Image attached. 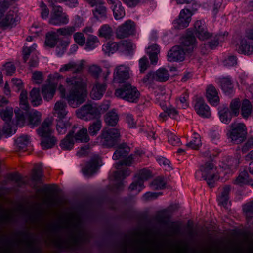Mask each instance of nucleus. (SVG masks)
Segmentation results:
<instances>
[{"label":"nucleus","instance_id":"f257e3e1","mask_svg":"<svg viewBox=\"0 0 253 253\" xmlns=\"http://www.w3.org/2000/svg\"><path fill=\"white\" fill-rule=\"evenodd\" d=\"M66 87L60 84L58 87L61 97L69 105L76 108L83 103L87 97V83L81 76L73 75L65 79Z\"/></svg>","mask_w":253,"mask_h":253},{"label":"nucleus","instance_id":"f03ea898","mask_svg":"<svg viewBox=\"0 0 253 253\" xmlns=\"http://www.w3.org/2000/svg\"><path fill=\"white\" fill-rule=\"evenodd\" d=\"M239 163V158L227 159L226 162H222L220 165V173H219L212 162L207 163L201 167L199 171L195 173V176L198 178V175L201 174L202 177L206 181L208 186L210 188H212L215 186L216 182L221 177L219 174L223 173L224 175H226L234 172Z\"/></svg>","mask_w":253,"mask_h":253},{"label":"nucleus","instance_id":"7ed1b4c3","mask_svg":"<svg viewBox=\"0 0 253 253\" xmlns=\"http://www.w3.org/2000/svg\"><path fill=\"white\" fill-rule=\"evenodd\" d=\"M130 149L126 144L121 145L114 152L112 158L114 160L122 159L115 164L117 171L114 173V176L117 180L125 178L130 174V170L126 167L132 163L133 158L130 156L124 159L129 152Z\"/></svg>","mask_w":253,"mask_h":253},{"label":"nucleus","instance_id":"20e7f679","mask_svg":"<svg viewBox=\"0 0 253 253\" xmlns=\"http://www.w3.org/2000/svg\"><path fill=\"white\" fill-rule=\"evenodd\" d=\"M181 45L173 47L168 55V60L170 62L182 61L184 59L186 52L193 50L196 39L192 34H187L181 40Z\"/></svg>","mask_w":253,"mask_h":253},{"label":"nucleus","instance_id":"39448f33","mask_svg":"<svg viewBox=\"0 0 253 253\" xmlns=\"http://www.w3.org/2000/svg\"><path fill=\"white\" fill-rule=\"evenodd\" d=\"M194 33L199 40L202 41L211 39L210 42H209V46L211 49L215 48L220 42H224L228 35L227 33L224 32L223 34L213 36L212 34L207 31L205 23L202 20H198L195 22Z\"/></svg>","mask_w":253,"mask_h":253},{"label":"nucleus","instance_id":"423d86ee","mask_svg":"<svg viewBox=\"0 0 253 253\" xmlns=\"http://www.w3.org/2000/svg\"><path fill=\"white\" fill-rule=\"evenodd\" d=\"M52 125V119H46L37 130L38 134L41 137V145L43 149L53 147L57 142L56 138L53 136Z\"/></svg>","mask_w":253,"mask_h":253},{"label":"nucleus","instance_id":"0eeeda50","mask_svg":"<svg viewBox=\"0 0 253 253\" xmlns=\"http://www.w3.org/2000/svg\"><path fill=\"white\" fill-rule=\"evenodd\" d=\"M66 104L63 101L57 102L54 106L55 114L58 118L56 129L60 134L65 133L71 125L69 121L66 120L65 118L68 113L66 110Z\"/></svg>","mask_w":253,"mask_h":253},{"label":"nucleus","instance_id":"6e6552de","mask_svg":"<svg viewBox=\"0 0 253 253\" xmlns=\"http://www.w3.org/2000/svg\"><path fill=\"white\" fill-rule=\"evenodd\" d=\"M63 79V76L58 72H55L48 76V84H44L41 88L42 94L45 100H51L55 94L58 82Z\"/></svg>","mask_w":253,"mask_h":253},{"label":"nucleus","instance_id":"1a4fd4ad","mask_svg":"<svg viewBox=\"0 0 253 253\" xmlns=\"http://www.w3.org/2000/svg\"><path fill=\"white\" fill-rule=\"evenodd\" d=\"M140 92L137 88L130 84H125L122 87L115 90L117 97L131 103H136L140 97Z\"/></svg>","mask_w":253,"mask_h":253},{"label":"nucleus","instance_id":"9d476101","mask_svg":"<svg viewBox=\"0 0 253 253\" xmlns=\"http://www.w3.org/2000/svg\"><path fill=\"white\" fill-rule=\"evenodd\" d=\"M19 106L20 108L15 109L16 125L22 126L24 125L25 120V116L28 113L30 109L29 105L28 102L27 92L26 90H22L19 96Z\"/></svg>","mask_w":253,"mask_h":253},{"label":"nucleus","instance_id":"9b49d317","mask_svg":"<svg viewBox=\"0 0 253 253\" xmlns=\"http://www.w3.org/2000/svg\"><path fill=\"white\" fill-rule=\"evenodd\" d=\"M230 130L227 135L231 140L234 143H240L246 138L247 130L244 124L234 122L229 126Z\"/></svg>","mask_w":253,"mask_h":253},{"label":"nucleus","instance_id":"f8f14e48","mask_svg":"<svg viewBox=\"0 0 253 253\" xmlns=\"http://www.w3.org/2000/svg\"><path fill=\"white\" fill-rule=\"evenodd\" d=\"M120 137V132L119 129L105 127L102 130L98 139H100L102 145L109 147L117 144Z\"/></svg>","mask_w":253,"mask_h":253},{"label":"nucleus","instance_id":"ddd939ff","mask_svg":"<svg viewBox=\"0 0 253 253\" xmlns=\"http://www.w3.org/2000/svg\"><path fill=\"white\" fill-rule=\"evenodd\" d=\"M78 118L89 121L100 116V112L97 107L96 104H86L82 106L76 111Z\"/></svg>","mask_w":253,"mask_h":253},{"label":"nucleus","instance_id":"4468645a","mask_svg":"<svg viewBox=\"0 0 253 253\" xmlns=\"http://www.w3.org/2000/svg\"><path fill=\"white\" fill-rule=\"evenodd\" d=\"M132 75V71L129 66L124 64L117 66L113 72V82L122 83L128 80Z\"/></svg>","mask_w":253,"mask_h":253},{"label":"nucleus","instance_id":"2eb2a0df","mask_svg":"<svg viewBox=\"0 0 253 253\" xmlns=\"http://www.w3.org/2000/svg\"><path fill=\"white\" fill-rule=\"evenodd\" d=\"M152 176L151 172L147 169L141 170L135 177V181L130 185L131 190H136L137 193L140 192L143 188V183Z\"/></svg>","mask_w":253,"mask_h":253},{"label":"nucleus","instance_id":"dca6fc26","mask_svg":"<svg viewBox=\"0 0 253 253\" xmlns=\"http://www.w3.org/2000/svg\"><path fill=\"white\" fill-rule=\"evenodd\" d=\"M68 15L62 12L60 6H54L53 12L49 20V23L54 25H65L69 23Z\"/></svg>","mask_w":253,"mask_h":253},{"label":"nucleus","instance_id":"f3484780","mask_svg":"<svg viewBox=\"0 0 253 253\" xmlns=\"http://www.w3.org/2000/svg\"><path fill=\"white\" fill-rule=\"evenodd\" d=\"M192 15L193 13L189 9H182L180 12L178 18L173 22L174 28L181 29L187 27L191 21Z\"/></svg>","mask_w":253,"mask_h":253},{"label":"nucleus","instance_id":"a211bd4d","mask_svg":"<svg viewBox=\"0 0 253 253\" xmlns=\"http://www.w3.org/2000/svg\"><path fill=\"white\" fill-rule=\"evenodd\" d=\"M135 31V24L131 20H127L116 29L117 38L123 39L133 34Z\"/></svg>","mask_w":253,"mask_h":253},{"label":"nucleus","instance_id":"6ab92c4d","mask_svg":"<svg viewBox=\"0 0 253 253\" xmlns=\"http://www.w3.org/2000/svg\"><path fill=\"white\" fill-rule=\"evenodd\" d=\"M100 161L101 159L98 155H94L91 160L86 164L82 169L84 175L89 177L95 173L100 166Z\"/></svg>","mask_w":253,"mask_h":253},{"label":"nucleus","instance_id":"aec40b11","mask_svg":"<svg viewBox=\"0 0 253 253\" xmlns=\"http://www.w3.org/2000/svg\"><path fill=\"white\" fill-rule=\"evenodd\" d=\"M107 2L111 5L110 8L113 11V15L116 20L121 19L125 16V12L120 1L107 0Z\"/></svg>","mask_w":253,"mask_h":253},{"label":"nucleus","instance_id":"412c9836","mask_svg":"<svg viewBox=\"0 0 253 253\" xmlns=\"http://www.w3.org/2000/svg\"><path fill=\"white\" fill-rule=\"evenodd\" d=\"M194 109L197 114L202 117L209 118L211 115L209 107L201 98L197 99L194 106Z\"/></svg>","mask_w":253,"mask_h":253},{"label":"nucleus","instance_id":"4be33fe9","mask_svg":"<svg viewBox=\"0 0 253 253\" xmlns=\"http://www.w3.org/2000/svg\"><path fill=\"white\" fill-rule=\"evenodd\" d=\"M107 87L106 83L96 82L92 86L90 93V97L94 100L100 99L103 96Z\"/></svg>","mask_w":253,"mask_h":253},{"label":"nucleus","instance_id":"5701e85b","mask_svg":"<svg viewBox=\"0 0 253 253\" xmlns=\"http://www.w3.org/2000/svg\"><path fill=\"white\" fill-rule=\"evenodd\" d=\"M206 96L208 102L213 106H217L219 102V97L216 89L210 85L206 89Z\"/></svg>","mask_w":253,"mask_h":253},{"label":"nucleus","instance_id":"b1692460","mask_svg":"<svg viewBox=\"0 0 253 253\" xmlns=\"http://www.w3.org/2000/svg\"><path fill=\"white\" fill-rule=\"evenodd\" d=\"M237 50L239 53L250 55L253 53V45L252 42L244 37L241 39L239 43L238 44Z\"/></svg>","mask_w":253,"mask_h":253},{"label":"nucleus","instance_id":"393cba45","mask_svg":"<svg viewBox=\"0 0 253 253\" xmlns=\"http://www.w3.org/2000/svg\"><path fill=\"white\" fill-rule=\"evenodd\" d=\"M217 83L226 94L230 95L233 93V86L229 77L219 78L217 80Z\"/></svg>","mask_w":253,"mask_h":253},{"label":"nucleus","instance_id":"a878e982","mask_svg":"<svg viewBox=\"0 0 253 253\" xmlns=\"http://www.w3.org/2000/svg\"><path fill=\"white\" fill-rule=\"evenodd\" d=\"M41 114L39 112L35 110L30 111L29 109L27 115L25 116V123L23 126L25 125L26 120L27 119L29 124L31 127L37 126L41 122Z\"/></svg>","mask_w":253,"mask_h":253},{"label":"nucleus","instance_id":"bb28decb","mask_svg":"<svg viewBox=\"0 0 253 253\" xmlns=\"http://www.w3.org/2000/svg\"><path fill=\"white\" fill-rule=\"evenodd\" d=\"M97 35L105 40H110L114 36L113 28L108 24H103L98 29Z\"/></svg>","mask_w":253,"mask_h":253},{"label":"nucleus","instance_id":"cd10ccee","mask_svg":"<svg viewBox=\"0 0 253 253\" xmlns=\"http://www.w3.org/2000/svg\"><path fill=\"white\" fill-rule=\"evenodd\" d=\"M102 50L105 55L109 56L120 50L119 42H109L102 45Z\"/></svg>","mask_w":253,"mask_h":253},{"label":"nucleus","instance_id":"c85d7f7f","mask_svg":"<svg viewBox=\"0 0 253 253\" xmlns=\"http://www.w3.org/2000/svg\"><path fill=\"white\" fill-rule=\"evenodd\" d=\"M75 140L74 132L70 131L66 137L61 141L60 146L64 150H71L73 148Z\"/></svg>","mask_w":253,"mask_h":253},{"label":"nucleus","instance_id":"c756f323","mask_svg":"<svg viewBox=\"0 0 253 253\" xmlns=\"http://www.w3.org/2000/svg\"><path fill=\"white\" fill-rule=\"evenodd\" d=\"M119 116L115 109L107 113L104 117V121L106 124L110 126H115L118 123Z\"/></svg>","mask_w":253,"mask_h":253},{"label":"nucleus","instance_id":"7c9ffc66","mask_svg":"<svg viewBox=\"0 0 253 253\" xmlns=\"http://www.w3.org/2000/svg\"><path fill=\"white\" fill-rule=\"evenodd\" d=\"M147 53L149 55L151 64L155 65L158 62V54L160 53V48L158 45L150 46L147 49Z\"/></svg>","mask_w":253,"mask_h":253},{"label":"nucleus","instance_id":"2f4dec72","mask_svg":"<svg viewBox=\"0 0 253 253\" xmlns=\"http://www.w3.org/2000/svg\"><path fill=\"white\" fill-rule=\"evenodd\" d=\"M201 145V141L200 136L196 132H194L192 134L189 142H187L186 144L187 149H191L197 150Z\"/></svg>","mask_w":253,"mask_h":253},{"label":"nucleus","instance_id":"473e14b6","mask_svg":"<svg viewBox=\"0 0 253 253\" xmlns=\"http://www.w3.org/2000/svg\"><path fill=\"white\" fill-rule=\"evenodd\" d=\"M30 100L33 106L36 107L42 104V100L38 88H34L32 89L30 93Z\"/></svg>","mask_w":253,"mask_h":253},{"label":"nucleus","instance_id":"72a5a7b5","mask_svg":"<svg viewBox=\"0 0 253 253\" xmlns=\"http://www.w3.org/2000/svg\"><path fill=\"white\" fill-rule=\"evenodd\" d=\"M74 138L77 142H87L89 140V137L86 128H81L75 135Z\"/></svg>","mask_w":253,"mask_h":253},{"label":"nucleus","instance_id":"f704fd0d","mask_svg":"<svg viewBox=\"0 0 253 253\" xmlns=\"http://www.w3.org/2000/svg\"><path fill=\"white\" fill-rule=\"evenodd\" d=\"M99 44V41L98 38L94 35L89 36L87 39L84 49L87 51H90L93 50Z\"/></svg>","mask_w":253,"mask_h":253},{"label":"nucleus","instance_id":"c9c22d12","mask_svg":"<svg viewBox=\"0 0 253 253\" xmlns=\"http://www.w3.org/2000/svg\"><path fill=\"white\" fill-rule=\"evenodd\" d=\"M230 186L226 185L224 187L223 191L221 192V195L218 197V201L220 205L224 207L227 208L228 204V194L230 191Z\"/></svg>","mask_w":253,"mask_h":253},{"label":"nucleus","instance_id":"e433bc0d","mask_svg":"<svg viewBox=\"0 0 253 253\" xmlns=\"http://www.w3.org/2000/svg\"><path fill=\"white\" fill-rule=\"evenodd\" d=\"M135 45L130 41H122L119 42L120 51L130 54L135 49Z\"/></svg>","mask_w":253,"mask_h":253},{"label":"nucleus","instance_id":"4c0bfd02","mask_svg":"<svg viewBox=\"0 0 253 253\" xmlns=\"http://www.w3.org/2000/svg\"><path fill=\"white\" fill-rule=\"evenodd\" d=\"M188 93L185 91L176 99L175 103L178 108L186 109L189 106Z\"/></svg>","mask_w":253,"mask_h":253},{"label":"nucleus","instance_id":"58836bf2","mask_svg":"<svg viewBox=\"0 0 253 253\" xmlns=\"http://www.w3.org/2000/svg\"><path fill=\"white\" fill-rule=\"evenodd\" d=\"M220 121L225 124H229L234 116L228 108H224L219 112Z\"/></svg>","mask_w":253,"mask_h":253},{"label":"nucleus","instance_id":"ea45409f","mask_svg":"<svg viewBox=\"0 0 253 253\" xmlns=\"http://www.w3.org/2000/svg\"><path fill=\"white\" fill-rule=\"evenodd\" d=\"M249 182V174L247 171L244 170L240 173L235 180L234 183L238 186H243L248 184Z\"/></svg>","mask_w":253,"mask_h":253},{"label":"nucleus","instance_id":"a19ab883","mask_svg":"<svg viewBox=\"0 0 253 253\" xmlns=\"http://www.w3.org/2000/svg\"><path fill=\"white\" fill-rule=\"evenodd\" d=\"M30 143L29 137L27 135H22L17 138L15 144L18 149L24 151Z\"/></svg>","mask_w":253,"mask_h":253},{"label":"nucleus","instance_id":"79ce46f5","mask_svg":"<svg viewBox=\"0 0 253 253\" xmlns=\"http://www.w3.org/2000/svg\"><path fill=\"white\" fill-rule=\"evenodd\" d=\"M102 127V123L97 120L90 124L88 127L89 134L91 136L96 135Z\"/></svg>","mask_w":253,"mask_h":253},{"label":"nucleus","instance_id":"37998d69","mask_svg":"<svg viewBox=\"0 0 253 253\" xmlns=\"http://www.w3.org/2000/svg\"><path fill=\"white\" fill-rule=\"evenodd\" d=\"M106 8L102 5H96L93 12L94 17L99 20L104 19L106 17Z\"/></svg>","mask_w":253,"mask_h":253},{"label":"nucleus","instance_id":"c03bdc74","mask_svg":"<svg viewBox=\"0 0 253 253\" xmlns=\"http://www.w3.org/2000/svg\"><path fill=\"white\" fill-rule=\"evenodd\" d=\"M75 31H76L75 26H67L59 28L55 31L57 36L69 37L71 36Z\"/></svg>","mask_w":253,"mask_h":253},{"label":"nucleus","instance_id":"a18cd8bd","mask_svg":"<svg viewBox=\"0 0 253 253\" xmlns=\"http://www.w3.org/2000/svg\"><path fill=\"white\" fill-rule=\"evenodd\" d=\"M0 115L2 119L6 122H11V118L13 116V108L11 107H6L0 110Z\"/></svg>","mask_w":253,"mask_h":253},{"label":"nucleus","instance_id":"49530a36","mask_svg":"<svg viewBox=\"0 0 253 253\" xmlns=\"http://www.w3.org/2000/svg\"><path fill=\"white\" fill-rule=\"evenodd\" d=\"M252 106L247 99L243 100L241 107L242 114L244 118H248L251 114Z\"/></svg>","mask_w":253,"mask_h":253},{"label":"nucleus","instance_id":"de8ad7c7","mask_svg":"<svg viewBox=\"0 0 253 253\" xmlns=\"http://www.w3.org/2000/svg\"><path fill=\"white\" fill-rule=\"evenodd\" d=\"M16 130V127L13 126V122H11L5 123L2 131L3 134L5 135L6 137H10L15 133Z\"/></svg>","mask_w":253,"mask_h":253},{"label":"nucleus","instance_id":"09e8293b","mask_svg":"<svg viewBox=\"0 0 253 253\" xmlns=\"http://www.w3.org/2000/svg\"><path fill=\"white\" fill-rule=\"evenodd\" d=\"M166 134L168 139L169 143L173 146H180L181 141L180 138L177 137L174 133L168 130L165 131Z\"/></svg>","mask_w":253,"mask_h":253},{"label":"nucleus","instance_id":"8fccbe9b","mask_svg":"<svg viewBox=\"0 0 253 253\" xmlns=\"http://www.w3.org/2000/svg\"><path fill=\"white\" fill-rule=\"evenodd\" d=\"M57 34L55 31H52L46 35L45 42L46 46L53 47L57 43Z\"/></svg>","mask_w":253,"mask_h":253},{"label":"nucleus","instance_id":"3c124183","mask_svg":"<svg viewBox=\"0 0 253 253\" xmlns=\"http://www.w3.org/2000/svg\"><path fill=\"white\" fill-rule=\"evenodd\" d=\"M70 42L69 40L61 41L58 44L56 47V54L58 56H61L64 53Z\"/></svg>","mask_w":253,"mask_h":253},{"label":"nucleus","instance_id":"603ef678","mask_svg":"<svg viewBox=\"0 0 253 253\" xmlns=\"http://www.w3.org/2000/svg\"><path fill=\"white\" fill-rule=\"evenodd\" d=\"M155 78L157 80L161 82L166 81L169 78V74L168 70L160 68L156 72Z\"/></svg>","mask_w":253,"mask_h":253},{"label":"nucleus","instance_id":"864d4df0","mask_svg":"<svg viewBox=\"0 0 253 253\" xmlns=\"http://www.w3.org/2000/svg\"><path fill=\"white\" fill-rule=\"evenodd\" d=\"M37 45L33 44L31 47H24L23 48V58L24 62H26L31 54H36Z\"/></svg>","mask_w":253,"mask_h":253},{"label":"nucleus","instance_id":"5fc2aeb1","mask_svg":"<svg viewBox=\"0 0 253 253\" xmlns=\"http://www.w3.org/2000/svg\"><path fill=\"white\" fill-rule=\"evenodd\" d=\"M30 31L32 35L29 36L26 38L27 42L32 41L34 38L39 36L41 34V28L35 24L31 27Z\"/></svg>","mask_w":253,"mask_h":253},{"label":"nucleus","instance_id":"6e6d98bb","mask_svg":"<svg viewBox=\"0 0 253 253\" xmlns=\"http://www.w3.org/2000/svg\"><path fill=\"white\" fill-rule=\"evenodd\" d=\"M88 73L93 77L97 78L102 72L101 67L97 65L92 64L88 67Z\"/></svg>","mask_w":253,"mask_h":253},{"label":"nucleus","instance_id":"4d7b16f0","mask_svg":"<svg viewBox=\"0 0 253 253\" xmlns=\"http://www.w3.org/2000/svg\"><path fill=\"white\" fill-rule=\"evenodd\" d=\"M85 61L84 60H81L77 62L73 61L72 71L74 73H78L82 72L84 66Z\"/></svg>","mask_w":253,"mask_h":253},{"label":"nucleus","instance_id":"13d9d810","mask_svg":"<svg viewBox=\"0 0 253 253\" xmlns=\"http://www.w3.org/2000/svg\"><path fill=\"white\" fill-rule=\"evenodd\" d=\"M160 105L163 110H164L169 117L173 118L177 114V111L173 107L171 106L167 107L166 105H164L163 103H160Z\"/></svg>","mask_w":253,"mask_h":253},{"label":"nucleus","instance_id":"bf43d9fd","mask_svg":"<svg viewBox=\"0 0 253 253\" xmlns=\"http://www.w3.org/2000/svg\"><path fill=\"white\" fill-rule=\"evenodd\" d=\"M240 102L239 99L233 100L230 104L231 113L234 116H237L239 113Z\"/></svg>","mask_w":253,"mask_h":253},{"label":"nucleus","instance_id":"052dcab7","mask_svg":"<svg viewBox=\"0 0 253 253\" xmlns=\"http://www.w3.org/2000/svg\"><path fill=\"white\" fill-rule=\"evenodd\" d=\"M32 80L33 83L40 84L43 80V74L41 72L35 71L32 74Z\"/></svg>","mask_w":253,"mask_h":253},{"label":"nucleus","instance_id":"680f3d73","mask_svg":"<svg viewBox=\"0 0 253 253\" xmlns=\"http://www.w3.org/2000/svg\"><path fill=\"white\" fill-rule=\"evenodd\" d=\"M166 182L164 179L162 177H158L156 178L152 182V186L154 188L159 189L165 187Z\"/></svg>","mask_w":253,"mask_h":253},{"label":"nucleus","instance_id":"e2e57ef3","mask_svg":"<svg viewBox=\"0 0 253 253\" xmlns=\"http://www.w3.org/2000/svg\"><path fill=\"white\" fill-rule=\"evenodd\" d=\"M243 210L248 218L250 217V214H253V201L245 204L243 206Z\"/></svg>","mask_w":253,"mask_h":253},{"label":"nucleus","instance_id":"0e129e2a","mask_svg":"<svg viewBox=\"0 0 253 253\" xmlns=\"http://www.w3.org/2000/svg\"><path fill=\"white\" fill-rule=\"evenodd\" d=\"M75 42L81 46H83L85 43V38L82 33L77 32L74 35Z\"/></svg>","mask_w":253,"mask_h":253},{"label":"nucleus","instance_id":"69168bd1","mask_svg":"<svg viewBox=\"0 0 253 253\" xmlns=\"http://www.w3.org/2000/svg\"><path fill=\"white\" fill-rule=\"evenodd\" d=\"M149 66V62L146 57L144 56L139 61V67L141 73H143L147 69Z\"/></svg>","mask_w":253,"mask_h":253},{"label":"nucleus","instance_id":"338daca9","mask_svg":"<svg viewBox=\"0 0 253 253\" xmlns=\"http://www.w3.org/2000/svg\"><path fill=\"white\" fill-rule=\"evenodd\" d=\"M224 63L226 66H234L237 64V58L234 56H229L227 59L225 60Z\"/></svg>","mask_w":253,"mask_h":253},{"label":"nucleus","instance_id":"774afa93","mask_svg":"<svg viewBox=\"0 0 253 253\" xmlns=\"http://www.w3.org/2000/svg\"><path fill=\"white\" fill-rule=\"evenodd\" d=\"M13 87L15 88L16 91H19L23 87L22 82L19 79H13L11 81Z\"/></svg>","mask_w":253,"mask_h":253}]
</instances>
